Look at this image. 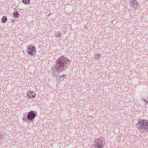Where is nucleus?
Returning <instances> with one entry per match:
<instances>
[{"label": "nucleus", "mask_w": 148, "mask_h": 148, "mask_svg": "<svg viewBox=\"0 0 148 148\" xmlns=\"http://www.w3.org/2000/svg\"><path fill=\"white\" fill-rule=\"evenodd\" d=\"M3 138V136L2 135L0 136V140H1V139H2Z\"/></svg>", "instance_id": "2eb2a0df"}, {"label": "nucleus", "mask_w": 148, "mask_h": 148, "mask_svg": "<svg viewBox=\"0 0 148 148\" xmlns=\"http://www.w3.org/2000/svg\"><path fill=\"white\" fill-rule=\"evenodd\" d=\"M95 148H102L103 146V142L100 138L95 139L94 141V144L93 145Z\"/></svg>", "instance_id": "39448f33"}, {"label": "nucleus", "mask_w": 148, "mask_h": 148, "mask_svg": "<svg viewBox=\"0 0 148 148\" xmlns=\"http://www.w3.org/2000/svg\"><path fill=\"white\" fill-rule=\"evenodd\" d=\"M100 56V54L99 53H98L95 55V57L97 59L99 58Z\"/></svg>", "instance_id": "4468645a"}, {"label": "nucleus", "mask_w": 148, "mask_h": 148, "mask_svg": "<svg viewBox=\"0 0 148 148\" xmlns=\"http://www.w3.org/2000/svg\"><path fill=\"white\" fill-rule=\"evenodd\" d=\"M35 93L32 91L28 92L27 94V96L29 98H33L35 97Z\"/></svg>", "instance_id": "0eeeda50"}, {"label": "nucleus", "mask_w": 148, "mask_h": 148, "mask_svg": "<svg viewBox=\"0 0 148 148\" xmlns=\"http://www.w3.org/2000/svg\"><path fill=\"white\" fill-rule=\"evenodd\" d=\"M143 100L145 102H146V101H147V100H146L144 98H143Z\"/></svg>", "instance_id": "dca6fc26"}, {"label": "nucleus", "mask_w": 148, "mask_h": 148, "mask_svg": "<svg viewBox=\"0 0 148 148\" xmlns=\"http://www.w3.org/2000/svg\"><path fill=\"white\" fill-rule=\"evenodd\" d=\"M69 60L61 56L58 58L55 62V65L52 69L57 73L65 71L70 64Z\"/></svg>", "instance_id": "f257e3e1"}, {"label": "nucleus", "mask_w": 148, "mask_h": 148, "mask_svg": "<svg viewBox=\"0 0 148 148\" xmlns=\"http://www.w3.org/2000/svg\"><path fill=\"white\" fill-rule=\"evenodd\" d=\"M146 103H147L148 104V101H146Z\"/></svg>", "instance_id": "6ab92c4d"}, {"label": "nucleus", "mask_w": 148, "mask_h": 148, "mask_svg": "<svg viewBox=\"0 0 148 148\" xmlns=\"http://www.w3.org/2000/svg\"><path fill=\"white\" fill-rule=\"evenodd\" d=\"M14 16L16 18H18L19 16V14L18 12H14L13 14Z\"/></svg>", "instance_id": "9b49d317"}, {"label": "nucleus", "mask_w": 148, "mask_h": 148, "mask_svg": "<svg viewBox=\"0 0 148 148\" xmlns=\"http://www.w3.org/2000/svg\"><path fill=\"white\" fill-rule=\"evenodd\" d=\"M7 20V18L5 16H3L1 19V21L3 23H5L6 22Z\"/></svg>", "instance_id": "1a4fd4ad"}, {"label": "nucleus", "mask_w": 148, "mask_h": 148, "mask_svg": "<svg viewBox=\"0 0 148 148\" xmlns=\"http://www.w3.org/2000/svg\"><path fill=\"white\" fill-rule=\"evenodd\" d=\"M26 115H27L26 113H25V114H23V117H26Z\"/></svg>", "instance_id": "f3484780"}, {"label": "nucleus", "mask_w": 148, "mask_h": 148, "mask_svg": "<svg viewBox=\"0 0 148 148\" xmlns=\"http://www.w3.org/2000/svg\"><path fill=\"white\" fill-rule=\"evenodd\" d=\"M12 22L13 23H14V20H13L12 21Z\"/></svg>", "instance_id": "a211bd4d"}, {"label": "nucleus", "mask_w": 148, "mask_h": 148, "mask_svg": "<svg viewBox=\"0 0 148 148\" xmlns=\"http://www.w3.org/2000/svg\"><path fill=\"white\" fill-rule=\"evenodd\" d=\"M89 116V117H92V116Z\"/></svg>", "instance_id": "4be33fe9"}, {"label": "nucleus", "mask_w": 148, "mask_h": 148, "mask_svg": "<svg viewBox=\"0 0 148 148\" xmlns=\"http://www.w3.org/2000/svg\"><path fill=\"white\" fill-rule=\"evenodd\" d=\"M22 2L25 5H29L30 3V0H22Z\"/></svg>", "instance_id": "9d476101"}, {"label": "nucleus", "mask_w": 148, "mask_h": 148, "mask_svg": "<svg viewBox=\"0 0 148 148\" xmlns=\"http://www.w3.org/2000/svg\"><path fill=\"white\" fill-rule=\"evenodd\" d=\"M26 52L31 56L33 55L36 53V49L35 46L33 45L27 46Z\"/></svg>", "instance_id": "7ed1b4c3"}, {"label": "nucleus", "mask_w": 148, "mask_h": 148, "mask_svg": "<svg viewBox=\"0 0 148 148\" xmlns=\"http://www.w3.org/2000/svg\"><path fill=\"white\" fill-rule=\"evenodd\" d=\"M136 126L139 131L142 133L148 132V121L147 120L139 119Z\"/></svg>", "instance_id": "f03ea898"}, {"label": "nucleus", "mask_w": 148, "mask_h": 148, "mask_svg": "<svg viewBox=\"0 0 148 148\" xmlns=\"http://www.w3.org/2000/svg\"><path fill=\"white\" fill-rule=\"evenodd\" d=\"M37 116V113L36 112L32 110H30L28 112L27 115L28 120L30 121H34L35 118Z\"/></svg>", "instance_id": "20e7f679"}, {"label": "nucleus", "mask_w": 148, "mask_h": 148, "mask_svg": "<svg viewBox=\"0 0 148 148\" xmlns=\"http://www.w3.org/2000/svg\"><path fill=\"white\" fill-rule=\"evenodd\" d=\"M23 53H24V51H23Z\"/></svg>", "instance_id": "412c9836"}, {"label": "nucleus", "mask_w": 148, "mask_h": 148, "mask_svg": "<svg viewBox=\"0 0 148 148\" xmlns=\"http://www.w3.org/2000/svg\"><path fill=\"white\" fill-rule=\"evenodd\" d=\"M50 14H50V13H49V14H48V16H49V15H50Z\"/></svg>", "instance_id": "aec40b11"}, {"label": "nucleus", "mask_w": 148, "mask_h": 148, "mask_svg": "<svg viewBox=\"0 0 148 148\" xmlns=\"http://www.w3.org/2000/svg\"><path fill=\"white\" fill-rule=\"evenodd\" d=\"M61 35V34L60 32H58V33H57L55 35L57 37H60V36Z\"/></svg>", "instance_id": "f8f14e48"}, {"label": "nucleus", "mask_w": 148, "mask_h": 148, "mask_svg": "<svg viewBox=\"0 0 148 148\" xmlns=\"http://www.w3.org/2000/svg\"><path fill=\"white\" fill-rule=\"evenodd\" d=\"M22 119L23 120L25 121L26 122H27L28 120V119L27 118V117H23L22 118Z\"/></svg>", "instance_id": "ddd939ff"}, {"label": "nucleus", "mask_w": 148, "mask_h": 148, "mask_svg": "<svg viewBox=\"0 0 148 148\" xmlns=\"http://www.w3.org/2000/svg\"><path fill=\"white\" fill-rule=\"evenodd\" d=\"M138 3L136 0H132L130 2V4L131 7L135 9L137 6Z\"/></svg>", "instance_id": "423d86ee"}, {"label": "nucleus", "mask_w": 148, "mask_h": 148, "mask_svg": "<svg viewBox=\"0 0 148 148\" xmlns=\"http://www.w3.org/2000/svg\"><path fill=\"white\" fill-rule=\"evenodd\" d=\"M66 77V75L65 74H63L62 75H60L59 76V78L57 79V80L58 82H60L63 80Z\"/></svg>", "instance_id": "6e6552de"}]
</instances>
